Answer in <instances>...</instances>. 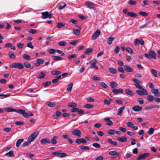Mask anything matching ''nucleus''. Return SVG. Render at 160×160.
Instances as JSON below:
<instances>
[{
  "mask_svg": "<svg viewBox=\"0 0 160 160\" xmlns=\"http://www.w3.org/2000/svg\"><path fill=\"white\" fill-rule=\"evenodd\" d=\"M132 80L135 83L134 85L137 88L141 89V90H137L136 91V92L138 94L140 95H147L148 94L146 89L142 88L140 84L141 83V81L140 80L134 78H132Z\"/></svg>",
  "mask_w": 160,
  "mask_h": 160,
  "instance_id": "nucleus-1",
  "label": "nucleus"
},
{
  "mask_svg": "<svg viewBox=\"0 0 160 160\" xmlns=\"http://www.w3.org/2000/svg\"><path fill=\"white\" fill-rule=\"evenodd\" d=\"M13 151H10L5 154V155L8 157H11L13 156Z\"/></svg>",
  "mask_w": 160,
  "mask_h": 160,
  "instance_id": "nucleus-46",
  "label": "nucleus"
},
{
  "mask_svg": "<svg viewBox=\"0 0 160 160\" xmlns=\"http://www.w3.org/2000/svg\"><path fill=\"white\" fill-rule=\"evenodd\" d=\"M80 148L82 150H87L90 149V148L88 146L82 145L79 146Z\"/></svg>",
  "mask_w": 160,
  "mask_h": 160,
  "instance_id": "nucleus-39",
  "label": "nucleus"
},
{
  "mask_svg": "<svg viewBox=\"0 0 160 160\" xmlns=\"http://www.w3.org/2000/svg\"><path fill=\"white\" fill-rule=\"evenodd\" d=\"M104 120L106 121L105 123L107 125L111 126L113 124L112 122L110 120V118L108 117L104 118Z\"/></svg>",
  "mask_w": 160,
  "mask_h": 160,
  "instance_id": "nucleus-16",
  "label": "nucleus"
},
{
  "mask_svg": "<svg viewBox=\"0 0 160 160\" xmlns=\"http://www.w3.org/2000/svg\"><path fill=\"white\" fill-rule=\"evenodd\" d=\"M61 77V76H59L56 77V78L52 80V82L55 83L58 82V80Z\"/></svg>",
  "mask_w": 160,
  "mask_h": 160,
  "instance_id": "nucleus-37",
  "label": "nucleus"
},
{
  "mask_svg": "<svg viewBox=\"0 0 160 160\" xmlns=\"http://www.w3.org/2000/svg\"><path fill=\"white\" fill-rule=\"evenodd\" d=\"M51 83V81H47L43 83V85L45 86H47L49 85Z\"/></svg>",
  "mask_w": 160,
  "mask_h": 160,
  "instance_id": "nucleus-63",
  "label": "nucleus"
},
{
  "mask_svg": "<svg viewBox=\"0 0 160 160\" xmlns=\"http://www.w3.org/2000/svg\"><path fill=\"white\" fill-rule=\"evenodd\" d=\"M97 62V61L95 58H94L91 60L89 62V64L91 65L90 68L92 69L94 68V66Z\"/></svg>",
  "mask_w": 160,
  "mask_h": 160,
  "instance_id": "nucleus-7",
  "label": "nucleus"
},
{
  "mask_svg": "<svg viewBox=\"0 0 160 160\" xmlns=\"http://www.w3.org/2000/svg\"><path fill=\"white\" fill-rule=\"evenodd\" d=\"M127 15L131 17H136L137 16V14L134 12H129L127 13Z\"/></svg>",
  "mask_w": 160,
  "mask_h": 160,
  "instance_id": "nucleus-35",
  "label": "nucleus"
},
{
  "mask_svg": "<svg viewBox=\"0 0 160 160\" xmlns=\"http://www.w3.org/2000/svg\"><path fill=\"white\" fill-rule=\"evenodd\" d=\"M159 108V106L155 104H151L150 105L146 107H145L146 109H152V108Z\"/></svg>",
  "mask_w": 160,
  "mask_h": 160,
  "instance_id": "nucleus-21",
  "label": "nucleus"
},
{
  "mask_svg": "<svg viewBox=\"0 0 160 160\" xmlns=\"http://www.w3.org/2000/svg\"><path fill=\"white\" fill-rule=\"evenodd\" d=\"M77 106V104L74 102L70 103L68 105V107H69L74 108Z\"/></svg>",
  "mask_w": 160,
  "mask_h": 160,
  "instance_id": "nucleus-42",
  "label": "nucleus"
},
{
  "mask_svg": "<svg viewBox=\"0 0 160 160\" xmlns=\"http://www.w3.org/2000/svg\"><path fill=\"white\" fill-rule=\"evenodd\" d=\"M5 111L7 112H18V109H15L13 108H4Z\"/></svg>",
  "mask_w": 160,
  "mask_h": 160,
  "instance_id": "nucleus-19",
  "label": "nucleus"
},
{
  "mask_svg": "<svg viewBox=\"0 0 160 160\" xmlns=\"http://www.w3.org/2000/svg\"><path fill=\"white\" fill-rule=\"evenodd\" d=\"M127 125L128 127L132 128L134 125V124L132 122H127Z\"/></svg>",
  "mask_w": 160,
  "mask_h": 160,
  "instance_id": "nucleus-58",
  "label": "nucleus"
},
{
  "mask_svg": "<svg viewBox=\"0 0 160 160\" xmlns=\"http://www.w3.org/2000/svg\"><path fill=\"white\" fill-rule=\"evenodd\" d=\"M42 18L43 19L47 18L51 19L52 17V15L47 11L42 12Z\"/></svg>",
  "mask_w": 160,
  "mask_h": 160,
  "instance_id": "nucleus-6",
  "label": "nucleus"
},
{
  "mask_svg": "<svg viewBox=\"0 0 160 160\" xmlns=\"http://www.w3.org/2000/svg\"><path fill=\"white\" fill-rule=\"evenodd\" d=\"M45 76V74L43 72H41L40 74L38 76V78L39 79H41L42 78H44Z\"/></svg>",
  "mask_w": 160,
  "mask_h": 160,
  "instance_id": "nucleus-41",
  "label": "nucleus"
},
{
  "mask_svg": "<svg viewBox=\"0 0 160 160\" xmlns=\"http://www.w3.org/2000/svg\"><path fill=\"white\" fill-rule=\"evenodd\" d=\"M115 39L114 37H108L107 40V43L109 45L111 44L112 42Z\"/></svg>",
  "mask_w": 160,
  "mask_h": 160,
  "instance_id": "nucleus-22",
  "label": "nucleus"
},
{
  "mask_svg": "<svg viewBox=\"0 0 160 160\" xmlns=\"http://www.w3.org/2000/svg\"><path fill=\"white\" fill-rule=\"evenodd\" d=\"M93 105L89 104H86L84 106V107L86 108H93Z\"/></svg>",
  "mask_w": 160,
  "mask_h": 160,
  "instance_id": "nucleus-43",
  "label": "nucleus"
},
{
  "mask_svg": "<svg viewBox=\"0 0 160 160\" xmlns=\"http://www.w3.org/2000/svg\"><path fill=\"white\" fill-rule=\"evenodd\" d=\"M38 134L39 132L37 131L32 134L28 138V141L29 142H31L34 141L35 139L37 137Z\"/></svg>",
  "mask_w": 160,
  "mask_h": 160,
  "instance_id": "nucleus-3",
  "label": "nucleus"
},
{
  "mask_svg": "<svg viewBox=\"0 0 160 160\" xmlns=\"http://www.w3.org/2000/svg\"><path fill=\"white\" fill-rule=\"evenodd\" d=\"M100 31L99 30H97L96 31L94 32L92 38V40H95L100 35Z\"/></svg>",
  "mask_w": 160,
  "mask_h": 160,
  "instance_id": "nucleus-11",
  "label": "nucleus"
},
{
  "mask_svg": "<svg viewBox=\"0 0 160 160\" xmlns=\"http://www.w3.org/2000/svg\"><path fill=\"white\" fill-rule=\"evenodd\" d=\"M27 47L32 49L34 48V47L31 42H29L27 44Z\"/></svg>",
  "mask_w": 160,
  "mask_h": 160,
  "instance_id": "nucleus-59",
  "label": "nucleus"
},
{
  "mask_svg": "<svg viewBox=\"0 0 160 160\" xmlns=\"http://www.w3.org/2000/svg\"><path fill=\"white\" fill-rule=\"evenodd\" d=\"M115 131L114 129H110L108 131V133L110 135H114L115 133Z\"/></svg>",
  "mask_w": 160,
  "mask_h": 160,
  "instance_id": "nucleus-45",
  "label": "nucleus"
},
{
  "mask_svg": "<svg viewBox=\"0 0 160 160\" xmlns=\"http://www.w3.org/2000/svg\"><path fill=\"white\" fill-rule=\"evenodd\" d=\"M124 68L125 71L127 72H133V69L128 65H124Z\"/></svg>",
  "mask_w": 160,
  "mask_h": 160,
  "instance_id": "nucleus-14",
  "label": "nucleus"
},
{
  "mask_svg": "<svg viewBox=\"0 0 160 160\" xmlns=\"http://www.w3.org/2000/svg\"><path fill=\"white\" fill-rule=\"evenodd\" d=\"M118 140L122 142H125L127 141V138L125 136L119 137L117 138Z\"/></svg>",
  "mask_w": 160,
  "mask_h": 160,
  "instance_id": "nucleus-23",
  "label": "nucleus"
},
{
  "mask_svg": "<svg viewBox=\"0 0 160 160\" xmlns=\"http://www.w3.org/2000/svg\"><path fill=\"white\" fill-rule=\"evenodd\" d=\"M58 136H54L53 137V138L51 139V142L53 144H55L57 143V139H58Z\"/></svg>",
  "mask_w": 160,
  "mask_h": 160,
  "instance_id": "nucleus-25",
  "label": "nucleus"
},
{
  "mask_svg": "<svg viewBox=\"0 0 160 160\" xmlns=\"http://www.w3.org/2000/svg\"><path fill=\"white\" fill-rule=\"evenodd\" d=\"M92 146L93 147L97 148H99L101 147L100 145L97 143H93Z\"/></svg>",
  "mask_w": 160,
  "mask_h": 160,
  "instance_id": "nucleus-57",
  "label": "nucleus"
},
{
  "mask_svg": "<svg viewBox=\"0 0 160 160\" xmlns=\"http://www.w3.org/2000/svg\"><path fill=\"white\" fill-rule=\"evenodd\" d=\"M64 25V24H63V23L61 22H58L57 25V27L58 28H62Z\"/></svg>",
  "mask_w": 160,
  "mask_h": 160,
  "instance_id": "nucleus-60",
  "label": "nucleus"
},
{
  "mask_svg": "<svg viewBox=\"0 0 160 160\" xmlns=\"http://www.w3.org/2000/svg\"><path fill=\"white\" fill-rule=\"evenodd\" d=\"M18 113L21 114L25 118H28V114L24 110L22 109H18Z\"/></svg>",
  "mask_w": 160,
  "mask_h": 160,
  "instance_id": "nucleus-9",
  "label": "nucleus"
},
{
  "mask_svg": "<svg viewBox=\"0 0 160 160\" xmlns=\"http://www.w3.org/2000/svg\"><path fill=\"white\" fill-rule=\"evenodd\" d=\"M48 52L50 54H53L56 52V50L53 48H51L49 50Z\"/></svg>",
  "mask_w": 160,
  "mask_h": 160,
  "instance_id": "nucleus-52",
  "label": "nucleus"
},
{
  "mask_svg": "<svg viewBox=\"0 0 160 160\" xmlns=\"http://www.w3.org/2000/svg\"><path fill=\"white\" fill-rule=\"evenodd\" d=\"M92 49L91 48H88L86 49L84 52L85 54H89L92 53Z\"/></svg>",
  "mask_w": 160,
  "mask_h": 160,
  "instance_id": "nucleus-27",
  "label": "nucleus"
},
{
  "mask_svg": "<svg viewBox=\"0 0 160 160\" xmlns=\"http://www.w3.org/2000/svg\"><path fill=\"white\" fill-rule=\"evenodd\" d=\"M144 55L148 59H156V54L155 52L152 50H150L148 52V53H145Z\"/></svg>",
  "mask_w": 160,
  "mask_h": 160,
  "instance_id": "nucleus-2",
  "label": "nucleus"
},
{
  "mask_svg": "<svg viewBox=\"0 0 160 160\" xmlns=\"http://www.w3.org/2000/svg\"><path fill=\"white\" fill-rule=\"evenodd\" d=\"M100 85L104 88H106L108 87V86L104 82H101L100 83Z\"/></svg>",
  "mask_w": 160,
  "mask_h": 160,
  "instance_id": "nucleus-51",
  "label": "nucleus"
},
{
  "mask_svg": "<svg viewBox=\"0 0 160 160\" xmlns=\"http://www.w3.org/2000/svg\"><path fill=\"white\" fill-rule=\"evenodd\" d=\"M152 92L154 94V96L156 97H159L160 96V93L158 89L156 88H153L152 91Z\"/></svg>",
  "mask_w": 160,
  "mask_h": 160,
  "instance_id": "nucleus-15",
  "label": "nucleus"
},
{
  "mask_svg": "<svg viewBox=\"0 0 160 160\" xmlns=\"http://www.w3.org/2000/svg\"><path fill=\"white\" fill-rule=\"evenodd\" d=\"M154 99V97L153 96L149 95L147 97V100L150 102H152Z\"/></svg>",
  "mask_w": 160,
  "mask_h": 160,
  "instance_id": "nucleus-31",
  "label": "nucleus"
},
{
  "mask_svg": "<svg viewBox=\"0 0 160 160\" xmlns=\"http://www.w3.org/2000/svg\"><path fill=\"white\" fill-rule=\"evenodd\" d=\"M73 32L76 35L78 36L80 34V31L78 29H73Z\"/></svg>",
  "mask_w": 160,
  "mask_h": 160,
  "instance_id": "nucleus-44",
  "label": "nucleus"
},
{
  "mask_svg": "<svg viewBox=\"0 0 160 160\" xmlns=\"http://www.w3.org/2000/svg\"><path fill=\"white\" fill-rule=\"evenodd\" d=\"M128 3L130 5H135L136 4V2L133 0H130L128 1Z\"/></svg>",
  "mask_w": 160,
  "mask_h": 160,
  "instance_id": "nucleus-55",
  "label": "nucleus"
},
{
  "mask_svg": "<svg viewBox=\"0 0 160 160\" xmlns=\"http://www.w3.org/2000/svg\"><path fill=\"white\" fill-rule=\"evenodd\" d=\"M23 57L24 59L26 60H29L31 58V57L29 55L27 54H23Z\"/></svg>",
  "mask_w": 160,
  "mask_h": 160,
  "instance_id": "nucleus-54",
  "label": "nucleus"
},
{
  "mask_svg": "<svg viewBox=\"0 0 160 160\" xmlns=\"http://www.w3.org/2000/svg\"><path fill=\"white\" fill-rule=\"evenodd\" d=\"M61 73V72L59 71H53L51 72V74L53 75H58Z\"/></svg>",
  "mask_w": 160,
  "mask_h": 160,
  "instance_id": "nucleus-48",
  "label": "nucleus"
},
{
  "mask_svg": "<svg viewBox=\"0 0 160 160\" xmlns=\"http://www.w3.org/2000/svg\"><path fill=\"white\" fill-rule=\"evenodd\" d=\"M151 72L152 74V75L155 77H157V71L156 70L154 69H152L151 70Z\"/></svg>",
  "mask_w": 160,
  "mask_h": 160,
  "instance_id": "nucleus-34",
  "label": "nucleus"
},
{
  "mask_svg": "<svg viewBox=\"0 0 160 160\" xmlns=\"http://www.w3.org/2000/svg\"><path fill=\"white\" fill-rule=\"evenodd\" d=\"M149 155V154L148 153H145L143 154L140 155L137 158V160H140L142 159L145 158L146 157H148Z\"/></svg>",
  "mask_w": 160,
  "mask_h": 160,
  "instance_id": "nucleus-13",
  "label": "nucleus"
},
{
  "mask_svg": "<svg viewBox=\"0 0 160 160\" xmlns=\"http://www.w3.org/2000/svg\"><path fill=\"white\" fill-rule=\"evenodd\" d=\"M125 92L127 94L129 95L132 96L134 95V93L133 92L130 90L128 89H125Z\"/></svg>",
  "mask_w": 160,
  "mask_h": 160,
  "instance_id": "nucleus-26",
  "label": "nucleus"
},
{
  "mask_svg": "<svg viewBox=\"0 0 160 160\" xmlns=\"http://www.w3.org/2000/svg\"><path fill=\"white\" fill-rule=\"evenodd\" d=\"M73 86V83L72 82L70 83L68 86L67 91L68 92H70L72 89Z\"/></svg>",
  "mask_w": 160,
  "mask_h": 160,
  "instance_id": "nucleus-33",
  "label": "nucleus"
},
{
  "mask_svg": "<svg viewBox=\"0 0 160 160\" xmlns=\"http://www.w3.org/2000/svg\"><path fill=\"white\" fill-rule=\"evenodd\" d=\"M137 101L140 104H143L144 103V100L142 98H139Z\"/></svg>",
  "mask_w": 160,
  "mask_h": 160,
  "instance_id": "nucleus-64",
  "label": "nucleus"
},
{
  "mask_svg": "<svg viewBox=\"0 0 160 160\" xmlns=\"http://www.w3.org/2000/svg\"><path fill=\"white\" fill-rule=\"evenodd\" d=\"M109 71L112 74H115L116 73L117 70L113 68H109Z\"/></svg>",
  "mask_w": 160,
  "mask_h": 160,
  "instance_id": "nucleus-40",
  "label": "nucleus"
},
{
  "mask_svg": "<svg viewBox=\"0 0 160 160\" xmlns=\"http://www.w3.org/2000/svg\"><path fill=\"white\" fill-rule=\"evenodd\" d=\"M154 131V129L153 128H151L148 131V133L149 135H151L153 134Z\"/></svg>",
  "mask_w": 160,
  "mask_h": 160,
  "instance_id": "nucleus-47",
  "label": "nucleus"
},
{
  "mask_svg": "<svg viewBox=\"0 0 160 160\" xmlns=\"http://www.w3.org/2000/svg\"><path fill=\"white\" fill-rule=\"evenodd\" d=\"M123 89L122 88H119L118 89H114L112 91V92L114 94L117 95L120 93L123 92Z\"/></svg>",
  "mask_w": 160,
  "mask_h": 160,
  "instance_id": "nucleus-17",
  "label": "nucleus"
},
{
  "mask_svg": "<svg viewBox=\"0 0 160 160\" xmlns=\"http://www.w3.org/2000/svg\"><path fill=\"white\" fill-rule=\"evenodd\" d=\"M133 111L135 112H139L142 110V108L139 106H135L132 108Z\"/></svg>",
  "mask_w": 160,
  "mask_h": 160,
  "instance_id": "nucleus-18",
  "label": "nucleus"
},
{
  "mask_svg": "<svg viewBox=\"0 0 160 160\" xmlns=\"http://www.w3.org/2000/svg\"><path fill=\"white\" fill-rule=\"evenodd\" d=\"M139 14L140 15H141L142 16H144L146 17L148 16V13L145 12H142V11L140 12H139Z\"/></svg>",
  "mask_w": 160,
  "mask_h": 160,
  "instance_id": "nucleus-61",
  "label": "nucleus"
},
{
  "mask_svg": "<svg viewBox=\"0 0 160 160\" xmlns=\"http://www.w3.org/2000/svg\"><path fill=\"white\" fill-rule=\"evenodd\" d=\"M58 44L60 46H64L66 44V42L63 41H61L58 42Z\"/></svg>",
  "mask_w": 160,
  "mask_h": 160,
  "instance_id": "nucleus-38",
  "label": "nucleus"
},
{
  "mask_svg": "<svg viewBox=\"0 0 160 160\" xmlns=\"http://www.w3.org/2000/svg\"><path fill=\"white\" fill-rule=\"evenodd\" d=\"M68 156V154L62 152V153H59V158H63L64 157H65L67 156Z\"/></svg>",
  "mask_w": 160,
  "mask_h": 160,
  "instance_id": "nucleus-50",
  "label": "nucleus"
},
{
  "mask_svg": "<svg viewBox=\"0 0 160 160\" xmlns=\"http://www.w3.org/2000/svg\"><path fill=\"white\" fill-rule=\"evenodd\" d=\"M109 154L110 155H112L113 157H116L119 155V153L118 152H117L116 151L113 150L110 152L109 153Z\"/></svg>",
  "mask_w": 160,
  "mask_h": 160,
  "instance_id": "nucleus-20",
  "label": "nucleus"
},
{
  "mask_svg": "<svg viewBox=\"0 0 160 160\" xmlns=\"http://www.w3.org/2000/svg\"><path fill=\"white\" fill-rule=\"evenodd\" d=\"M8 55L9 57L12 59H14L15 58V56L13 52H9Z\"/></svg>",
  "mask_w": 160,
  "mask_h": 160,
  "instance_id": "nucleus-32",
  "label": "nucleus"
},
{
  "mask_svg": "<svg viewBox=\"0 0 160 160\" xmlns=\"http://www.w3.org/2000/svg\"><path fill=\"white\" fill-rule=\"evenodd\" d=\"M85 5L89 8L94 9L97 6V5L90 1H87Z\"/></svg>",
  "mask_w": 160,
  "mask_h": 160,
  "instance_id": "nucleus-5",
  "label": "nucleus"
},
{
  "mask_svg": "<svg viewBox=\"0 0 160 160\" xmlns=\"http://www.w3.org/2000/svg\"><path fill=\"white\" fill-rule=\"evenodd\" d=\"M41 143L43 145L47 144H50L51 143L50 140L48 138L42 139L41 140Z\"/></svg>",
  "mask_w": 160,
  "mask_h": 160,
  "instance_id": "nucleus-12",
  "label": "nucleus"
},
{
  "mask_svg": "<svg viewBox=\"0 0 160 160\" xmlns=\"http://www.w3.org/2000/svg\"><path fill=\"white\" fill-rule=\"evenodd\" d=\"M144 43V41L142 39H141L140 40L138 38L136 39L134 42V45L135 46H137L140 44L142 45H143Z\"/></svg>",
  "mask_w": 160,
  "mask_h": 160,
  "instance_id": "nucleus-10",
  "label": "nucleus"
},
{
  "mask_svg": "<svg viewBox=\"0 0 160 160\" xmlns=\"http://www.w3.org/2000/svg\"><path fill=\"white\" fill-rule=\"evenodd\" d=\"M37 62L40 64H43L44 62V61L42 59L38 58L37 60Z\"/></svg>",
  "mask_w": 160,
  "mask_h": 160,
  "instance_id": "nucleus-49",
  "label": "nucleus"
},
{
  "mask_svg": "<svg viewBox=\"0 0 160 160\" xmlns=\"http://www.w3.org/2000/svg\"><path fill=\"white\" fill-rule=\"evenodd\" d=\"M24 141L23 139H18L16 142V147L18 148L19 147L21 143Z\"/></svg>",
  "mask_w": 160,
  "mask_h": 160,
  "instance_id": "nucleus-30",
  "label": "nucleus"
},
{
  "mask_svg": "<svg viewBox=\"0 0 160 160\" xmlns=\"http://www.w3.org/2000/svg\"><path fill=\"white\" fill-rule=\"evenodd\" d=\"M110 84L111 87L112 88H116L118 85L117 83L114 81L111 82Z\"/></svg>",
  "mask_w": 160,
  "mask_h": 160,
  "instance_id": "nucleus-29",
  "label": "nucleus"
},
{
  "mask_svg": "<svg viewBox=\"0 0 160 160\" xmlns=\"http://www.w3.org/2000/svg\"><path fill=\"white\" fill-rule=\"evenodd\" d=\"M53 59L54 60H61L62 59V58L61 57L56 56H52Z\"/></svg>",
  "mask_w": 160,
  "mask_h": 160,
  "instance_id": "nucleus-36",
  "label": "nucleus"
},
{
  "mask_svg": "<svg viewBox=\"0 0 160 160\" xmlns=\"http://www.w3.org/2000/svg\"><path fill=\"white\" fill-rule=\"evenodd\" d=\"M120 49V48L118 46H117L115 47V52L116 54H117L119 52Z\"/></svg>",
  "mask_w": 160,
  "mask_h": 160,
  "instance_id": "nucleus-62",
  "label": "nucleus"
},
{
  "mask_svg": "<svg viewBox=\"0 0 160 160\" xmlns=\"http://www.w3.org/2000/svg\"><path fill=\"white\" fill-rule=\"evenodd\" d=\"M72 134L74 136H78L79 138L81 137V132L78 129H74L72 132Z\"/></svg>",
  "mask_w": 160,
  "mask_h": 160,
  "instance_id": "nucleus-8",
  "label": "nucleus"
},
{
  "mask_svg": "<svg viewBox=\"0 0 160 160\" xmlns=\"http://www.w3.org/2000/svg\"><path fill=\"white\" fill-rule=\"evenodd\" d=\"M126 50L130 53H132L133 52L132 49L129 47L126 48Z\"/></svg>",
  "mask_w": 160,
  "mask_h": 160,
  "instance_id": "nucleus-56",
  "label": "nucleus"
},
{
  "mask_svg": "<svg viewBox=\"0 0 160 160\" xmlns=\"http://www.w3.org/2000/svg\"><path fill=\"white\" fill-rule=\"evenodd\" d=\"M125 108L124 106L120 107L118 108V115L121 116L122 115V113L123 112V110L125 109Z\"/></svg>",
  "mask_w": 160,
  "mask_h": 160,
  "instance_id": "nucleus-24",
  "label": "nucleus"
},
{
  "mask_svg": "<svg viewBox=\"0 0 160 160\" xmlns=\"http://www.w3.org/2000/svg\"><path fill=\"white\" fill-rule=\"evenodd\" d=\"M61 114L62 113L61 112L57 111L56 112V115H53V117L54 119H57L61 115Z\"/></svg>",
  "mask_w": 160,
  "mask_h": 160,
  "instance_id": "nucleus-28",
  "label": "nucleus"
},
{
  "mask_svg": "<svg viewBox=\"0 0 160 160\" xmlns=\"http://www.w3.org/2000/svg\"><path fill=\"white\" fill-rule=\"evenodd\" d=\"M55 105V103L54 102H49L48 104V106L51 108L54 107Z\"/></svg>",
  "mask_w": 160,
  "mask_h": 160,
  "instance_id": "nucleus-53",
  "label": "nucleus"
},
{
  "mask_svg": "<svg viewBox=\"0 0 160 160\" xmlns=\"http://www.w3.org/2000/svg\"><path fill=\"white\" fill-rule=\"evenodd\" d=\"M11 68H18L19 69H22L24 68V66L22 63H13L10 65Z\"/></svg>",
  "mask_w": 160,
  "mask_h": 160,
  "instance_id": "nucleus-4",
  "label": "nucleus"
}]
</instances>
